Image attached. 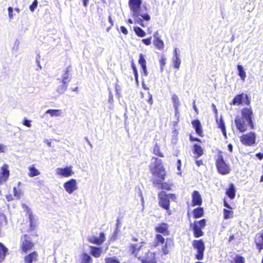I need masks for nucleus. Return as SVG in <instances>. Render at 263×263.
<instances>
[{
  "instance_id": "nucleus-47",
  "label": "nucleus",
  "mask_w": 263,
  "mask_h": 263,
  "mask_svg": "<svg viewBox=\"0 0 263 263\" xmlns=\"http://www.w3.org/2000/svg\"><path fill=\"white\" fill-rule=\"evenodd\" d=\"M38 5V2L37 0H34L32 4L30 5L29 9L31 12H33L34 10L36 8Z\"/></svg>"
},
{
  "instance_id": "nucleus-30",
  "label": "nucleus",
  "mask_w": 263,
  "mask_h": 263,
  "mask_svg": "<svg viewBox=\"0 0 263 263\" xmlns=\"http://www.w3.org/2000/svg\"><path fill=\"white\" fill-rule=\"evenodd\" d=\"M155 243L154 244L155 247H157L159 244H163L165 242L164 238L160 234H156L155 238Z\"/></svg>"
},
{
  "instance_id": "nucleus-37",
  "label": "nucleus",
  "mask_w": 263,
  "mask_h": 263,
  "mask_svg": "<svg viewBox=\"0 0 263 263\" xmlns=\"http://www.w3.org/2000/svg\"><path fill=\"white\" fill-rule=\"evenodd\" d=\"M134 30L136 34L140 37H144L146 35V33L139 27H134Z\"/></svg>"
},
{
  "instance_id": "nucleus-58",
  "label": "nucleus",
  "mask_w": 263,
  "mask_h": 263,
  "mask_svg": "<svg viewBox=\"0 0 263 263\" xmlns=\"http://www.w3.org/2000/svg\"><path fill=\"white\" fill-rule=\"evenodd\" d=\"M13 192H14V196H15L17 198L20 197V192L17 191V189H16V187L13 188Z\"/></svg>"
},
{
  "instance_id": "nucleus-27",
  "label": "nucleus",
  "mask_w": 263,
  "mask_h": 263,
  "mask_svg": "<svg viewBox=\"0 0 263 263\" xmlns=\"http://www.w3.org/2000/svg\"><path fill=\"white\" fill-rule=\"evenodd\" d=\"M7 251L8 249L0 242V261H2L4 259Z\"/></svg>"
},
{
  "instance_id": "nucleus-2",
  "label": "nucleus",
  "mask_w": 263,
  "mask_h": 263,
  "mask_svg": "<svg viewBox=\"0 0 263 263\" xmlns=\"http://www.w3.org/2000/svg\"><path fill=\"white\" fill-rule=\"evenodd\" d=\"M160 199L159 204L165 210H168L170 208V200H174L175 199V195L172 194H166L165 192H162L159 195Z\"/></svg>"
},
{
  "instance_id": "nucleus-24",
  "label": "nucleus",
  "mask_w": 263,
  "mask_h": 263,
  "mask_svg": "<svg viewBox=\"0 0 263 263\" xmlns=\"http://www.w3.org/2000/svg\"><path fill=\"white\" fill-rule=\"evenodd\" d=\"M90 248V253L91 254L94 256L95 257H99L101 256L102 253V248H98L96 247L91 246Z\"/></svg>"
},
{
  "instance_id": "nucleus-25",
  "label": "nucleus",
  "mask_w": 263,
  "mask_h": 263,
  "mask_svg": "<svg viewBox=\"0 0 263 263\" xmlns=\"http://www.w3.org/2000/svg\"><path fill=\"white\" fill-rule=\"evenodd\" d=\"M226 194L229 196V197H230L232 199L235 198V189L233 183H231L230 184L229 188L226 192Z\"/></svg>"
},
{
  "instance_id": "nucleus-34",
  "label": "nucleus",
  "mask_w": 263,
  "mask_h": 263,
  "mask_svg": "<svg viewBox=\"0 0 263 263\" xmlns=\"http://www.w3.org/2000/svg\"><path fill=\"white\" fill-rule=\"evenodd\" d=\"M193 214L194 218H198L202 216L203 214V209L202 208H197L194 210Z\"/></svg>"
},
{
  "instance_id": "nucleus-53",
  "label": "nucleus",
  "mask_w": 263,
  "mask_h": 263,
  "mask_svg": "<svg viewBox=\"0 0 263 263\" xmlns=\"http://www.w3.org/2000/svg\"><path fill=\"white\" fill-rule=\"evenodd\" d=\"M218 126L221 129H223V128H226L224 121L222 119H220Z\"/></svg>"
},
{
  "instance_id": "nucleus-22",
  "label": "nucleus",
  "mask_w": 263,
  "mask_h": 263,
  "mask_svg": "<svg viewBox=\"0 0 263 263\" xmlns=\"http://www.w3.org/2000/svg\"><path fill=\"white\" fill-rule=\"evenodd\" d=\"M71 80V76L69 73V68H67L64 71V73L63 74L62 76V83L63 84H67L70 82Z\"/></svg>"
},
{
  "instance_id": "nucleus-61",
  "label": "nucleus",
  "mask_w": 263,
  "mask_h": 263,
  "mask_svg": "<svg viewBox=\"0 0 263 263\" xmlns=\"http://www.w3.org/2000/svg\"><path fill=\"white\" fill-rule=\"evenodd\" d=\"M256 156L259 159L261 160L263 159V154L262 153H257L256 154Z\"/></svg>"
},
{
  "instance_id": "nucleus-38",
  "label": "nucleus",
  "mask_w": 263,
  "mask_h": 263,
  "mask_svg": "<svg viewBox=\"0 0 263 263\" xmlns=\"http://www.w3.org/2000/svg\"><path fill=\"white\" fill-rule=\"evenodd\" d=\"M139 63L142 68H145V66H146L145 57L142 53H140L139 55Z\"/></svg>"
},
{
  "instance_id": "nucleus-28",
  "label": "nucleus",
  "mask_w": 263,
  "mask_h": 263,
  "mask_svg": "<svg viewBox=\"0 0 263 263\" xmlns=\"http://www.w3.org/2000/svg\"><path fill=\"white\" fill-rule=\"evenodd\" d=\"M28 169L29 171L28 175L31 177H33L40 174L39 171L35 168L33 165L29 166Z\"/></svg>"
},
{
  "instance_id": "nucleus-31",
  "label": "nucleus",
  "mask_w": 263,
  "mask_h": 263,
  "mask_svg": "<svg viewBox=\"0 0 263 263\" xmlns=\"http://www.w3.org/2000/svg\"><path fill=\"white\" fill-rule=\"evenodd\" d=\"M132 16L134 19L135 23L140 25L142 27H144L143 24V21L142 18L140 17V12L132 13Z\"/></svg>"
},
{
  "instance_id": "nucleus-6",
  "label": "nucleus",
  "mask_w": 263,
  "mask_h": 263,
  "mask_svg": "<svg viewBox=\"0 0 263 263\" xmlns=\"http://www.w3.org/2000/svg\"><path fill=\"white\" fill-rule=\"evenodd\" d=\"M256 136L255 133L251 132L247 134H244L240 137L241 143L247 146L252 145L255 142Z\"/></svg>"
},
{
  "instance_id": "nucleus-44",
  "label": "nucleus",
  "mask_w": 263,
  "mask_h": 263,
  "mask_svg": "<svg viewBox=\"0 0 263 263\" xmlns=\"http://www.w3.org/2000/svg\"><path fill=\"white\" fill-rule=\"evenodd\" d=\"M105 263H120V262L115 257H113L106 258Z\"/></svg>"
},
{
  "instance_id": "nucleus-50",
  "label": "nucleus",
  "mask_w": 263,
  "mask_h": 263,
  "mask_svg": "<svg viewBox=\"0 0 263 263\" xmlns=\"http://www.w3.org/2000/svg\"><path fill=\"white\" fill-rule=\"evenodd\" d=\"M22 206L26 211L27 213H28L29 218L31 220V213L30 212L28 206L25 204H22Z\"/></svg>"
},
{
  "instance_id": "nucleus-5",
  "label": "nucleus",
  "mask_w": 263,
  "mask_h": 263,
  "mask_svg": "<svg viewBox=\"0 0 263 263\" xmlns=\"http://www.w3.org/2000/svg\"><path fill=\"white\" fill-rule=\"evenodd\" d=\"M193 246L197 250L196 258L198 260L202 259L203 257V253L205 249L204 244L202 240H194L193 242Z\"/></svg>"
},
{
  "instance_id": "nucleus-29",
  "label": "nucleus",
  "mask_w": 263,
  "mask_h": 263,
  "mask_svg": "<svg viewBox=\"0 0 263 263\" xmlns=\"http://www.w3.org/2000/svg\"><path fill=\"white\" fill-rule=\"evenodd\" d=\"M194 153L197 155L196 158H198L203 155V149L199 145L195 144L194 145Z\"/></svg>"
},
{
  "instance_id": "nucleus-56",
  "label": "nucleus",
  "mask_w": 263,
  "mask_h": 263,
  "mask_svg": "<svg viewBox=\"0 0 263 263\" xmlns=\"http://www.w3.org/2000/svg\"><path fill=\"white\" fill-rule=\"evenodd\" d=\"M133 68L134 70L135 79H136V81H138V71H137V68L134 65H133Z\"/></svg>"
},
{
  "instance_id": "nucleus-36",
  "label": "nucleus",
  "mask_w": 263,
  "mask_h": 263,
  "mask_svg": "<svg viewBox=\"0 0 263 263\" xmlns=\"http://www.w3.org/2000/svg\"><path fill=\"white\" fill-rule=\"evenodd\" d=\"M92 259L91 256L86 253L82 254L81 263H92Z\"/></svg>"
},
{
  "instance_id": "nucleus-3",
  "label": "nucleus",
  "mask_w": 263,
  "mask_h": 263,
  "mask_svg": "<svg viewBox=\"0 0 263 263\" xmlns=\"http://www.w3.org/2000/svg\"><path fill=\"white\" fill-rule=\"evenodd\" d=\"M216 166L218 172L222 175L228 174L230 172L229 165L224 162L221 156H219L216 161Z\"/></svg>"
},
{
  "instance_id": "nucleus-8",
  "label": "nucleus",
  "mask_w": 263,
  "mask_h": 263,
  "mask_svg": "<svg viewBox=\"0 0 263 263\" xmlns=\"http://www.w3.org/2000/svg\"><path fill=\"white\" fill-rule=\"evenodd\" d=\"M234 121L237 129L240 132H245L247 130L248 126H249V123L246 122L245 120L240 118L239 116H237Z\"/></svg>"
},
{
  "instance_id": "nucleus-42",
  "label": "nucleus",
  "mask_w": 263,
  "mask_h": 263,
  "mask_svg": "<svg viewBox=\"0 0 263 263\" xmlns=\"http://www.w3.org/2000/svg\"><path fill=\"white\" fill-rule=\"evenodd\" d=\"M174 66L176 68H179L181 63V60L179 57L175 56L173 58Z\"/></svg>"
},
{
  "instance_id": "nucleus-35",
  "label": "nucleus",
  "mask_w": 263,
  "mask_h": 263,
  "mask_svg": "<svg viewBox=\"0 0 263 263\" xmlns=\"http://www.w3.org/2000/svg\"><path fill=\"white\" fill-rule=\"evenodd\" d=\"M193 229L195 237H199L203 235V234L201 229L198 228L197 226H193Z\"/></svg>"
},
{
  "instance_id": "nucleus-43",
  "label": "nucleus",
  "mask_w": 263,
  "mask_h": 263,
  "mask_svg": "<svg viewBox=\"0 0 263 263\" xmlns=\"http://www.w3.org/2000/svg\"><path fill=\"white\" fill-rule=\"evenodd\" d=\"M205 220L204 219L200 221H195L194 226H197L198 228L202 229L205 227Z\"/></svg>"
},
{
  "instance_id": "nucleus-49",
  "label": "nucleus",
  "mask_w": 263,
  "mask_h": 263,
  "mask_svg": "<svg viewBox=\"0 0 263 263\" xmlns=\"http://www.w3.org/2000/svg\"><path fill=\"white\" fill-rule=\"evenodd\" d=\"M140 16L142 17L145 21H149L151 18L150 16L146 13H142L140 12Z\"/></svg>"
},
{
  "instance_id": "nucleus-46",
  "label": "nucleus",
  "mask_w": 263,
  "mask_h": 263,
  "mask_svg": "<svg viewBox=\"0 0 263 263\" xmlns=\"http://www.w3.org/2000/svg\"><path fill=\"white\" fill-rule=\"evenodd\" d=\"M154 154L158 156L163 157L162 154L160 152L159 146L157 144H156V145L154 147Z\"/></svg>"
},
{
  "instance_id": "nucleus-23",
  "label": "nucleus",
  "mask_w": 263,
  "mask_h": 263,
  "mask_svg": "<svg viewBox=\"0 0 263 263\" xmlns=\"http://www.w3.org/2000/svg\"><path fill=\"white\" fill-rule=\"evenodd\" d=\"M193 127L195 128L196 133L201 136L202 133L201 125L198 120H195L192 122Z\"/></svg>"
},
{
  "instance_id": "nucleus-19",
  "label": "nucleus",
  "mask_w": 263,
  "mask_h": 263,
  "mask_svg": "<svg viewBox=\"0 0 263 263\" xmlns=\"http://www.w3.org/2000/svg\"><path fill=\"white\" fill-rule=\"evenodd\" d=\"M142 263H156L155 254L148 252L145 258L142 259Z\"/></svg>"
},
{
  "instance_id": "nucleus-39",
  "label": "nucleus",
  "mask_w": 263,
  "mask_h": 263,
  "mask_svg": "<svg viewBox=\"0 0 263 263\" xmlns=\"http://www.w3.org/2000/svg\"><path fill=\"white\" fill-rule=\"evenodd\" d=\"M68 87V84H63L62 85H60L57 88V91L60 93L62 94L64 93V92L67 90Z\"/></svg>"
},
{
  "instance_id": "nucleus-32",
  "label": "nucleus",
  "mask_w": 263,
  "mask_h": 263,
  "mask_svg": "<svg viewBox=\"0 0 263 263\" xmlns=\"http://www.w3.org/2000/svg\"><path fill=\"white\" fill-rule=\"evenodd\" d=\"M237 68L238 71L239 76L240 77L242 81H244L246 77V73L245 70H243V66L239 64L237 66Z\"/></svg>"
},
{
  "instance_id": "nucleus-11",
  "label": "nucleus",
  "mask_w": 263,
  "mask_h": 263,
  "mask_svg": "<svg viewBox=\"0 0 263 263\" xmlns=\"http://www.w3.org/2000/svg\"><path fill=\"white\" fill-rule=\"evenodd\" d=\"M141 3V0H129L128 5L132 13L140 12Z\"/></svg>"
},
{
  "instance_id": "nucleus-20",
  "label": "nucleus",
  "mask_w": 263,
  "mask_h": 263,
  "mask_svg": "<svg viewBox=\"0 0 263 263\" xmlns=\"http://www.w3.org/2000/svg\"><path fill=\"white\" fill-rule=\"evenodd\" d=\"M2 174L0 177V183L3 181H5L9 176V171L8 170V166L4 165L2 168Z\"/></svg>"
},
{
  "instance_id": "nucleus-51",
  "label": "nucleus",
  "mask_w": 263,
  "mask_h": 263,
  "mask_svg": "<svg viewBox=\"0 0 263 263\" xmlns=\"http://www.w3.org/2000/svg\"><path fill=\"white\" fill-rule=\"evenodd\" d=\"M160 187L162 189L166 190H169L171 189V187H170V185L166 183H161Z\"/></svg>"
},
{
  "instance_id": "nucleus-41",
  "label": "nucleus",
  "mask_w": 263,
  "mask_h": 263,
  "mask_svg": "<svg viewBox=\"0 0 263 263\" xmlns=\"http://www.w3.org/2000/svg\"><path fill=\"white\" fill-rule=\"evenodd\" d=\"M172 99L174 107H179L180 105V103L178 96L174 94L172 95Z\"/></svg>"
},
{
  "instance_id": "nucleus-52",
  "label": "nucleus",
  "mask_w": 263,
  "mask_h": 263,
  "mask_svg": "<svg viewBox=\"0 0 263 263\" xmlns=\"http://www.w3.org/2000/svg\"><path fill=\"white\" fill-rule=\"evenodd\" d=\"M152 37L147 39H144L142 40V42L146 45H149L151 44Z\"/></svg>"
},
{
  "instance_id": "nucleus-16",
  "label": "nucleus",
  "mask_w": 263,
  "mask_h": 263,
  "mask_svg": "<svg viewBox=\"0 0 263 263\" xmlns=\"http://www.w3.org/2000/svg\"><path fill=\"white\" fill-rule=\"evenodd\" d=\"M174 246V241L171 238H167L165 243L162 246V250L164 254H167L170 250L173 248Z\"/></svg>"
},
{
  "instance_id": "nucleus-14",
  "label": "nucleus",
  "mask_w": 263,
  "mask_h": 263,
  "mask_svg": "<svg viewBox=\"0 0 263 263\" xmlns=\"http://www.w3.org/2000/svg\"><path fill=\"white\" fill-rule=\"evenodd\" d=\"M153 44L155 47L159 50H162L164 48V43L163 41L160 39L158 32H156L154 34Z\"/></svg>"
},
{
  "instance_id": "nucleus-21",
  "label": "nucleus",
  "mask_w": 263,
  "mask_h": 263,
  "mask_svg": "<svg viewBox=\"0 0 263 263\" xmlns=\"http://www.w3.org/2000/svg\"><path fill=\"white\" fill-rule=\"evenodd\" d=\"M37 254L36 252H33L25 256L24 258L25 263H32L33 261H35L37 258Z\"/></svg>"
},
{
  "instance_id": "nucleus-48",
  "label": "nucleus",
  "mask_w": 263,
  "mask_h": 263,
  "mask_svg": "<svg viewBox=\"0 0 263 263\" xmlns=\"http://www.w3.org/2000/svg\"><path fill=\"white\" fill-rule=\"evenodd\" d=\"M8 15H9V19L10 20L13 19V8L11 7H9L8 8Z\"/></svg>"
},
{
  "instance_id": "nucleus-60",
  "label": "nucleus",
  "mask_w": 263,
  "mask_h": 263,
  "mask_svg": "<svg viewBox=\"0 0 263 263\" xmlns=\"http://www.w3.org/2000/svg\"><path fill=\"white\" fill-rule=\"evenodd\" d=\"M160 65H161V69L162 70L163 66L165 64V59H161L160 61Z\"/></svg>"
},
{
  "instance_id": "nucleus-33",
  "label": "nucleus",
  "mask_w": 263,
  "mask_h": 263,
  "mask_svg": "<svg viewBox=\"0 0 263 263\" xmlns=\"http://www.w3.org/2000/svg\"><path fill=\"white\" fill-rule=\"evenodd\" d=\"M46 113L50 114L51 117H58L61 115L62 111L60 109H48Z\"/></svg>"
},
{
  "instance_id": "nucleus-55",
  "label": "nucleus",
  "mask_w": 263,
  "mask_h": 263,
  "mask_svg": "<svg viewBox=\"0 0 263 263\" xmlns=\"http://www.w3.org/2000/svg\"><path fill=\"white\" fill-rule=\"evenodd\" d=\"M148 99L147 101L148 103L150 105H152L153 103L152 95L149 92H148Z\"/></svg>"
},
{
  "instance_id": "nucleus-10",
  "label": "nucleus",
  "mask_w": 263,
  "mask_h": 263,
  "mask_svg": "<svg viewBox=\"0 0 263 263\" xmlns=\"http://www.w3.org/2000/svg\"><path fill=\"white\" fill-rule=\"evenodd\" d=\"M57 175L64 177H68L72 176L74 173L72 170V166H66L65 168L58 167L55 170Z\"/></svg>"
},
{
  "instance_id": "nucleus-26",
  "label": "nucleus",
  "mask_w": 263,
  "mask_h": 263,
  "mask_svg": "<svg viewBox=\"0 0 263 263\" xmlns=\"http://www.w3.org/2000/svg\"><path fill=\"white\" fill-rule=\"evenodd\" d=\"M142 245L138 246V245H131L130 246V250L133 255H135V257L140 258L139 256H138V251L142 249Z\"/></svg>"
},
{
  "instance_id": "nucleus-4",
  "label": "nucleus",
  "mask_w": 263,
  "mask_h": 263,
  "mask_svg": "<svg viewBox=\"0 0 263 263\" xmlns=\"http://www.w3.org/2000/svg\"><path fill=\"white\" fill-rule=\"evenodd\" d=\"M253 116V114L251 108H243L242 109L240 118L245 120L246 122L249 123V125L251 129L254 128V124L252 121Z\"/></svg>"
},
{
  "instance_id": "nucleus-63",
  "label": "nucleus",
  "mask_w": 263,
  "mask_h": 263,
  "mask_svg": "<svg viewBox=\"0 0 263 263\" xmlns=\"http://www.w3.org/2000/svg\"><path fill=\"white\" fill-rule=\"evenodd\" d=\"M224 206L229 209H232L231 206L224 200Z\"/></svg>"
},
{
  "instance_id": "nucleus-40",
  "label": "nucleus",
  "mask_w": 263,
  "mask_h": 263,
  "mask_svg": "<svg viewBox=\"0 0 263 263\" xmlns=\"http://www.w3.org/2000/svg\"><path fill=\"white\" fill-rule=\"evenodd\" d=\"M224 218L228 219L233 217V212L232 211L224 209L223 210Z\"/></svg>"
},
{
  "instance_id": "nucleus-62",
  "label": "nucleus",
  "mask_w": 263,
  "mask_h": 263,
  "mask_svg": "<svg viewBox=\"0 0 263 263\" xmlns=\"http://www.w3.org/2000/svg\"><path fill=\"white\" fill-rule=\"evenodd\" d=\"M196 164L198 166H200L203 164V162L202 160H196Z\"/></svg>"
},
{
  "instance_id": "nucleus-59",
  "label": "nucleus",
  "mask_w": 263,
  "mask_h": 263,
  "mask_svg": "<svg viewBox=\"0 0 263 263\" xmlns=\"http://www.w3.org/2000/svg\"><path fill=\"white\" fill-rule=\"evenodd\" d=\"M120 30H121V31L124 34H127L128 33V31L127 30V29L124 27V26H121V28H120Z\"/></svg>"
},
{
  "instance_id": "nucleus-9",
  "label": "nucleus",
  "mask_w": 263,
  "mask_h": 263,
  "mask_svg": "<svg viewBox=\"0 0 263 263\" xmlns=\"http://www.w3.org/2000/svg\"><path fill=\"white\" fill-rule=\"evenodd\" d=\"M63 186L66 191L70 194L78 189L77 181L74 179L66 181L64 183Z\"/></svg>"
},
{
  "instance_id": "nucleus-57",
  "label": "nucleus",
  "mask_w": 263,
  "mask_h": 263,
  "mask_svg": "<svg viewBox=\"0 0 263 263\" xmlns=\"http://www.w3.org/2000/svg\"><path fill=\"white\" fill-rule=\"evenodd\" d=\"M23 124L27 127H31L30 121L28 120L25 119L23 122Z\"/></svg>"
},
{
  "instance_id": "nucleus-45",
  "label": "nucleus",
  "mask_w": 263,
  "mask_h": 263,
  "mask_svg": "<svg viewBox=\"0 0 263 263\" xmlns=\"http://www.w3.org/2000/svg\"><path fill=\"white\" fill-rule=\"evenodd\" d=\"M231 263H245V258L239 255H236L233 262Z\"/></svg>"
},
{
  "instance_id": "nucleus-64",
  "label": "nucleus",
  "mask_w": 263,
  "mask_h": 263,
  "mask_svg": "<svg viewBox=\"0 0 263 263\" xmlns=\"http://www.w3.org/2000/svg\"><path fill=\"white\" fill-rule=\"evenodd\" d=\"M221 130L223 136L225 137L226 138H227L226 128L223 127V129H221Z\"/></svg>"
},
{
  "instance_id": "nucleus-12",
  "label": "nucleus",
  "mask_w": 263,
  "mask_h": 263,
  "mask_svg": "<svg viewBox=\"0 0 263 263\" xmlns=\"http://www.w3.org/2000/svg\"><path fill=\"white\" fill-rule=\"evenodd\" d=\"M88 240L94 244L101 245L105 240V234L104 233H101L99 237L95 236H90L88 237Z\"/></svg>"
},
{
  "instance_id": "nucleus-13",
  "label": "nucleus",
  "mask_w": 263,
  "mask_h": 263,
  "mask_svg": "<svg viewBox=\"0 0 263 263\" xmlns=\"http://www.w3.org/2000/svg\"><path fill=\"white\" fill-rule=\"evenodd\" d=\"M168 226L166 223H161L158 224L155 228V230L157 233H162L164 235H168Z\"/></svg>"
},
{
  "instance_id": "nucleus-7",
  "label": "nucleus",
  "mask_w": 263,
  "mask_h": 263,
  "mask_svg": "<svg viewBox=\"0 0 263 263\" xmlns=\"http://www.w3.org/2000/svg\"><path fill=\"white\" fill-rule=\"evenodd\" d=\"M21 242L22 249L24 252H26L28 250H30L34 245L31 241L30 237L26 234L22 237Z\"/></svg>"
},
{
  "instance_id": "nucleus-18",
  "label": "nucleus",
  "mask_w": 263,
  "mask_h": 263,
  "mask_svg": "<svg viewBox=\"0 0 263 263\" xmlns=\"http://www.w3.org/2000/svg\"><path fill=\"white\" fill-rule=\"evenodd\" d=\"M255 242L258 250L263 249V232L256 235Z\"/></svg>"
},
{
  "instance_id": "nucleus-15",
  "label": "nucleus",
  "mask_w": 263,
  "mask_h": 263,
  "mask_svg": "<svg viewBox=\"0 0 263 263\" xmlns=\"http://www.w3.org/2000/svg\"><path fill=\"white\" fill-rule=\"evenodd\" d=\"M244 98L246 99L247 104H249L250 103V101L249 100L248 96L247 95H244L243 93H241L240 95H238L236 96L233 99L232 104L233 105H239L241 104L243 101Z\"/></svg>"
},
{
  "instance_id": "nucleus-54",
  "label": "nucleus",
  "mask_w": 263,
  "mask_h": 263,
  "mask_svg": "<svg viewBox=\"0 0 263 263\" xmlns=\"http://www.w3.org/2000/svg\"><path fill=\"white\" fill-rule=\"evenodd\" d=\"M6 149V146L3 144L0 143V153H4Z\"/></svg>"
},
{
  "instance_id": "nucleus-17",
  "label": "nucleus",
  "mask_w": 263,
  "mask_h": 263,
  "mask_svg": "<svg viewBox=\"0 0 263 263\" xmlns=\"http://www.w3.org/2000/svg\"><path fill=\"white\" fill-rule=\"evenodd\" d=\"M192 203L193 206L200 205L202 203V198L199 193L195 191L192 194Z\"/></svg>"
},
{
  "instance_id": "nucleus-1",
  "label": "nucleus",
  "mask_w": 263,
  "mask_h": 263,
  "mask_svg": "<svg viewBox=\"0 0 263 263\" xmlns=\"http://www.w3.org/2000/svg\"><path fill=\"white\" fill-rule=\"evenodd\" d=\"M155 165L152 171L154 175L157 176L159 180L154 181V184H160V182L164 179L165 175L163 166L162 164V161L159 158H156L154 162Z\"/></svg>"
}]
</instances>
